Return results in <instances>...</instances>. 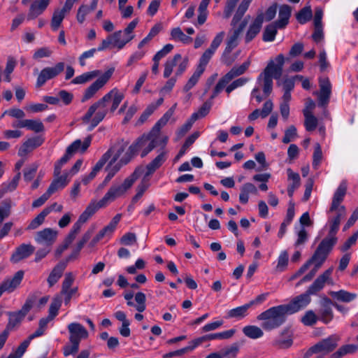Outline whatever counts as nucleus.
I'll return each mask as SVG.
<instances>
[{
    "label": "nucleus",
    "mask_w": 358,
    "mask_h": 358,
    "mask_svg": "<svg viewBox=\"0 0 358 358\" xmlns=\"http://www.w3.org/2000/svg\"><path fill=\"white\" fill-rule=\"evenodd\" d=\"M305 117L304 126L308 131H314L318 124L317 118L313 115H303Z\"/></svg>",
    "instance_id": "obj_63"
},
{
    "label": "nucleus",
    "mask_w": 358,
    "mask_h": 358,
    "mask_svg": "<svg viewBox=\"0 0 358 358\" xmlns=\"http://www.w3.org/2000/svg\"><path fill=\"white\" fill-rule=\"evenodd\" d=\"M235 332V329H231L222 332L206 334L203 336L205 341L212 340H225L232 337Z\"/></svg>",
    "instance_id": "obj_46"
},
{
    "label": "nucleus",
    "mask_w": 358,
    "mask_h": 358,
    "mask_svg": "<svg viewBox=\"0 0 358 358\" xmlns=\"http://www.w3.org/2000/svg\"><path fill=\"white\" fill-rule=\"evenodd\" d=\"M96 212L94 210L92 207L88 204L85 210L80 215L78 221L73 224L71 231L78 234L81 229L82 225L86 222Z\"/></svg>",
    "instance_id": "obj_37"
},
{
    "label": "nucleus",
    "mask_w": 358,
    "mask_h": 358,
    "mask_svg": "<svg viewBox=\"0 0 358 358\" xmlns=\"http://www.w3.org/2000/svg\"><path fill=\"white\" fill-rule=\"evenodd\" d=\"M35 251V247L30 243H22L15 248L10 257V262L16 264L30 257Z\"/></svg>",
    "instance_id": "obj_22"
},
{
    "label": "nucleus",
    "mask_w": 358,
    "mask_h": 358,
    "mask_svg": "<svg viewBox=\"0 0 358 358\" xmlns=\"http://www.w3.org/2000/svg\"><path fill=\"white\" fill-rule=\"evenodd\" d=\"M166 152H162L146 166L145 177H148L158 169L166 160Z\"/></svg>",
    "instance_id": "obj_36"
},
{
    "label": "nucleus",
    "mask_w": 358,
    "mask_h": 358,
    "mask_svg": "<svg viewBox=\"0 0 358 358\" xmlns=\"http://www.w3.org/2000/svg\"><path fill=\"white\" fill-rule=\"evenodd\" d=\"M133 39H128L124 31L119 30L114 33L109 34L103 39L99 45V50H105L113 48H117L120 50L124 48L126 44L129 43Z\"/></svg>",
    "instance_id": "obj_10"
},
{
    "label": "nucleus",
    "mask_w": 358,
    "mask_h": 358,
    "mask_svg": "<svg viewBox=\"0 0 358 358\" xmlns=\"http://www.w3.org/2000/svg\"><path fill=\"white\" fill-rule=\"evenodd\" d=\"M66 267V263L61 262L58 263L51 271L47 281L50 287L55 285L62 277L64 271Z\"/></svg>",
    "instance_id": "obj_35"
},
{
    "label": "nucleus",
    "mask_w": 358,
    "mask_h": 358,
    "mask_svg": "<svg viewBox=\"0 0 358 358\" xmlns=\"http://www.w3.org/2000/svg\"><path fill=\"white\" fill-rule=\"evenodd\" d=\"M62 306V299L60 297H55L53 299L52 301L50 303L49 310H48V315L53 320L58 315L59 310Z\"/></svg>",
    "instance_id": "obj_60"
},
{
    "label": "nucleus",
    "mask_w": 358,
    "mask_h": 358,
    "mask_svg": "<svg viewBox=\"0 0 358 358\" xmlns=\"http://www.w3.org/2000/svg\"><path fill=\"white\" fill-rule=\"evenodd\" d=\"M284 64L285 57L283 55L280 54L275 58V63L271 61L261 74L271 77V78L279 79L282 76Z\"/></svg>",
    "instance_id": "obj_20"
},
{
    "label": "nucleus",
    "mask_w": 358,
    "mask_h": 358,
    "mask_svg": "<svg viewBox=\"0 0 358 358\" xmlns=\"http://www.w3.org/2000/svg\"><path fill=\"white\" fill-rule=\"evenodd\" d=\"M20 178L21 173L18 172L10 181L3 183L0 187V197L7 192L14 191L17 187Z\"/></svg>",
    "instance_id": "obj_42"
},
{
    "label": "nucleus",
    "mask_w": 358,
    "mask_h": 358,
    "mask_svg": "<svg viewBox=\"0 0 358 358\" xmlns=\"http://www.w3.org/2000/svg\"><path fill=\"white\" fill-rule=\"evenodd\" d=\"M69 173L64 172L62 175H55L54 173V180L48 188V191L52 194L59 189H64L69 182Z\"/></svg>",
    "instance_id": "obj_30"
},
{
    "label": "nucleus",
    "mask_w": 358,
    "mask_h": 358,
    "mask_svg": "<svg viewBox=\"0 0 358 358\" xmlns=\"http://www.w3.org/2000/svg\"><path fill=\"white\" fill-rule=\"evenodd\" d=\"M50 0H35L30 6L27 20H34L41 15L47 8Z\"/></svg>",
    "instance_id": "obj_31"
},
{
    "label": "nucleus",
    "mask_w": 358,
    "mask_h": 358,
    "mask_svg": "<svg viewBox=\"0 0 358 358\" xmlns=\"http://www.w3.org/2000/svg\"><path fill=\"white\" fill-rule=\"evenodd\" d=\"M335 215H330L331 213H328V220L326 226H328L329 229V235L325 238H337L336 237V234L338 232L340 227L341 220L346 215V208L345 207H342L338 211H334Z\"/></svg>",
    "instance_id": "obj_21"
},
{
    "label": "nucleus",
    "mask_w": 358,
    "mask_h": 358,
    "mask_svg": "<svg viewBox=\"0 0 358 358\" xmlns=\"http://www.w3.org/2000/svg\"><path fill=\"white\" fill-rule=\"evenodd\" d=\"M210 1V0H201L198 8L197 20L196 21H192V23L195 27L203 25L206 22L208 15V6Z\"/></svg>",
    "instance_id": "obj_38"
},
{
    "label": "nucleus",
    "mask_w": 358,
    "mask_h": 358,
    "mask_svg": "<svg viewBox=\"0 0 358 358\" xmlns=\"http://www.w3.org/2000/svg\"><path fill=\"white\" fill-rule=\"evenodd\" d=\"M199 137L198 133H194L189 136L185 141L178 155L175 157V161L178 160L182 157L187 152V149L194 143L196 138Z\"/></svg>",
    "instance_id": "obj_49"
},
{
    "label": "nucleus",
    "mask_w": 358,
    "mask_h": 358,
    "mask_svg": "<svg viewBox=\"0 0 358 358\" xmlns=\"http://www.w3.org/2000/svg\"><path fill=\"white\" fill-rule=\"evenodd\" d=\"M277 29H278V27L275 22L267 25L263 32L262 40L264 42L273 41L278 33Z\"/></svg>",
    "instance_id": "obj_47"
},
{
    "label": "nucleus",
    "mask_w": 358,
    "mask_h": 358,
    "mask_svg": "<svg viewBox=\"0 0 358 358\" xmlns=\"http://www.w3.org/2000/svg\"><path fill=\"white\" fill-rule=\"evenodd\" d=\"M250 308V304L247 303L243 306L231 309L227 313V317L236 318L238 320L242 319L248 315V310Z\"/></svg>",
    "instance_id": "obj_43"
},
{
    "label": "nucleus",
    "mask_w": 358,
    "mask_h": 358,
    "mask_svg": "<svg viewBox=\"0 0 358 358\" xmlns=\"http://www.w3.org/2000/svg\"><path fill=\"white\" fill-rule=\"evenodd\" d=\"M339 341L340 336L338 335L332 334L312 346L308 353L328 354L337 347Z\"/></svg>",
    "instance_id": "obj_13"
},
{
    "label": "nucleus",
    "mask_w": 358,
    "mask_h": 358,
    "mask_svg": "<svg viewBox=\"0 0 358 358\" xmlns=\"http://www.w3.org/2000/svg\"><path fill=\"white\" fill-rule=\"evenodd\" d=\"M348 189V182L346 180H343L337 189H336L332 201L330 206L328 213H333L334 211L340 212V210L342 207H345L343 205H341L343 201L345 196L347 192Z\"/></svg>",
    "instance_id": "obj_19"
},
{
    "label": "nucleus",
    "mask_w": 358,
    "mask_h": 358,
    "mask_svg": "<svg viewBox=\"0 0 358 358\" xmlns=\"http://www.w3.org/2000/svg\"><path fill=\"white\" fill-rule=\"evenodd\" d=\"M249 6H250V4L245 3L243 1H241V3L239 4V6L236 10V12L232 19V21H231L232 26H235L236 24L238 23V21L241 20V19L242 18L243 15L245 13V12L248 9Z\"/></svg>",
    "instance_id": "obj_57"
},
{
    "label": "nucleus",
    "mask_w": 358,
    "mask_h": 358,
    "mask_svg": "<svg viewBox=\"0 0 358 358\" xmlns=\"http://www.w3.org/2000/svg\"><path fill=\"white\" fill-rule=\"evenodd\" d=\"M291 13L292 8L289 6L283 4L280 6L278 20L275 22L278 29H283L287 25Z\"/></svg>",
    "instance_id": "obj_34"
},
{
    "label": "nucleus",
    "mask_w": 358,
    "mask_h": 358,
    "mask_svg": "<svg viewBox=\"0 0 358 358\" xmlns=\"http://www.w3.org/2000/svg\"><path fill=\"white\" fill-rule=\"evenodd\" d=\"M170 39L176 42H180L183 44H190L193 39L192 37L187 36L180 27L171 29L170 32Z\"/></svg>",
    "instance_id": "obj_40"
},
{
    "label": "nucleus",
    "mask_w": 358,
    "mask_h": 358,
    "mask_svg": "<svg viewBox=\"0 0 358 358\" xmlns=\"http://www.w3.org/2000/svg\"><path fill=\"white\" fill-rule=\"evenodd\" d=\"M133 297L134 294L132 292H129L124 294V298L127 301V306L134 307L138 312H143L146 309L145 294L141 292H137L134 296L136 303L132 301Z\"/></svg>",
    "instance_id": "obj_23"
},
{
    "label": "nucleus",
    "mask_w": 358,
    "mask_h": 358,
    "mask_svg": "<svg viewBox=\"0 0 358 358\" xmlns=\"http://www.w3.org/2000/svg\"><path fill=\"white\" fill-rule=\"evenodd\" d=\"M131 159V155L127 151L118 162H113V160L110 159L106 168L107 175L103 181V185H106L120 169L127 164Z\"/></svg>",
    "instance_id": "obj_16"
},
{
    "label": "nucleus",
    "mask_w": 358,
    "mask_h": 358,
    "mask_svg": "<svg viewBox=\"0 0 358 358\" xmlns=\"http://www.w3.org/2000/svg\"><path fill=\"white\" fill-rule=\"evenodd\" d=\"M115 69L110 68L104 72L98 79L92 83L85 91L82 101L85 102L91 99L100 89H101L110 80L114 73Z\"/></svg>",
    "instance_id": "obj_12"
},
{
    "label": "nucleus",
    "mask_w": 358,
    "mask_h": 358,
    "mask_svg": "<svg viewBox=\"0 0 358 358\" xmlns=\"http://www.w3.org/2000/svg\"><path fill=\"white\" fill-rule=\"evenodd\" d=\"M189 63L187 56L182 57L181 54H175L164 64V78H168L172 73L176 77H180L187 69Z\"/></svg>",
    "instance_id": "obj_6"
},
{
    "label": "nucleus",
    "mask_w": 358,
    "mask_h": 358,
    "mask_svg": "<svg viewBox=\"0 0 358 358\" xmlns=\"http://www.w3.org/2000/svg\"><path fill=\"white\" fill-rule=\"evenodd\" d=\"M44 142L41 136H34L28 138L22 143L18 150V155L21 157H26L29 152H32L36 148L41 146Z\"/></svg>",
    "instance_id": "obj_24"
},
{
    "label": "nucleus",
    "mask_w": 358,
    "mask_h": 358,
    "mask_svg": "<svg viewBox=\"0 0 358 358\" xmlns=\"http://www.w3.org/2000/svg\"><path fill=\"white\" fill-rule=\"evenodd\" d=\"M333 318L334 313L331 307L329 306L322 307L320 311L319 320L324 324H328L333 320Z\"/></svg>",
    "instance_id": "obj_58"
},
{
    "label": "nucleus",
    "mask_w": 358,
    "mask_h": 358,
    "mask_svg": "<svg viewBox=\"0 0 358 358\" xmlns=\"http://www.w3.org/2000/svg\"><path fill=\"white\" fill-rule=\"evenodd\" d=\"M127 147V143L120 141L112 145L100 158V161L105 165L110 159L113 162H118Z\"/></svg>",
    "instance_id": "obj_18"
},
{
    "label": "nucleus",
    "mask_w": 358,
    "mask_h": 358,
    "mask_svg": "<svg viewBox=\"0 0 358 358\" xmlns=\"http://www.w3.org/2000/svg\"><path fill=\"white\" fill-rule=\"evenodd\" d=\"M67 329L69 333L70 343L63 347V354L65 357L76 354L79 350L81 340L86 339L89 336L87 329L78 322L69 324Z\"/></svg>",
    "instance_id": "obj_5"
},
{
    "label": "nucleus",
    "mask_w": 358,
    "mask_h": 358,
    "mask_svg": "<svg viewBox=\"0 0 358 358\" xmlns=\"http://www.w3.org/2000/svg\"><path fill=\"white\" fill-rule=\"evenodd\" d=\"M310 294L306 292L294 297L289 303L283 306L288 315H292L304 309L311 301Z\"/></svg>",
    "instance_id": "obj_17"
},
{
    "label": "nucleus",
    "mask_w": 358,
    "mask_h": 358,
    "mask_svg": "<svg viewBox=\"0 0 358 358\" xmlns=\"http://www.w3.org/2000/svg\"><path fill=\"white\" fill-rule=\"evenodd\" d=\"M288 315L283 305L271 307L260 313L257 319L262 321V327L266 331H271L280 327Z\"/></svg>",
    "instance_id": "obj_4"
},
{
    "label": "nucleus",
    "mask_w": 358,
    "mask_h": 358,
    "mask_svg": "<svg viewBox=\"0 0 358 358\" xmlns=\"http://www.w3.org/2000/svg\"><path fill=\"white\" fill-rule=\"evenodd\" d=\"M319 87V92L315 93L317 95L318 106L320 107L327 108L330 101L332 90V86L329 78H320Z\"/></svg>",
    "instance_id": "obj_15"
},
{
    "label": "nucleus",
    "mask_w": 358,
    "mask_h": 358,
    "mask_svg": "<svg viewBox=\"0 0 358 358\" xmlns=\"http://www.w3.org/2000/svg\"><path fill=\"white\" fill-rule=\"evenodd\" d=\"M318 319L315 313L310 310L305 313L304 315L301 319V322L305 326H313L316 324Z\"/></svg>",
    "instance_id": "obj_64"
},
{
    "label": "nucleus",
    "mask_w": 358,
    "mask_h": 358,
    "mask_svg": "<svg viewBox=\"0 0 358 358\" xmlns=\"http://www.w3.org/2000/svg\"><path fill=\"white\" fill-rule=\"evenodd\" d=\"M239 31H236L234 30V32L232 33V34L229 37L227 41V45H226V47H225V49L224 50V52H223V55H222V60L223 62H224L225 64H229L230 62H227L226 60H225V57L227 55H229L230 52L238 45V38H239V36H240V33L238 32Z\"/></svg>",
    "instance_id": "obj_39"
},
{
    "label": "nucleus",
    "mask_w": 358,
    "mask_h": 358,
    "mask_svg": "<svg viewBox=\"0 0 358 358\" xmlns=\"http://www.w3.org/2000/svg\"><path fill=\"white\" fill-rule=\"evenodd\" d=\"M313 16V12L310 6H306L300 10L296 15L297 21L301 24H306Z\"/></svg>",
    "instance_id": "obj_48"
},
{
    "label": "nucleus",
    "mask_w": 358,
    "mask_h": 358,
    "mask_svg": "<svg viewBox=\"0 0 358 358\" xmlns=\"http://www.w3.org/2000/svg\"><path fill=\"white\" fill-rule=\"evenodd\" d=\"M249 6H250V4L245 3L243 1H241V3L239 4V6L236 10V12L232 19V21H231L232 26H235L236 24L238 23V21L241 20V19L242 18L243 15L245 13V12L248 9Z\"/></svg>",
    "instance_id": "obj_56"
},
{
    "label": "nucleus",
    "mask_w": 358,
    "mask_h": 358,
    "mask_svg": "<svg viewBox=\"0 0 358 358\" xmlns=\"http://www.w3.org/2000/svg\"><path fill=\"white\" fill-rule=\"evenodd\" d=\"M92 141V136H88L82 142L81 140L77 139L69 145L65 154L55 164L54 168V173L57 176L61 174V171L63 166L68 162L72 156L78 151L84 152L90 145Z\"/></svg>",
    "instance_id": "obj_7"
},
{
    "label": "nucleus",
    "mask_w": 358,
    "mask_h": 358,
    "mask_svg": "<svg viewBox=\"0 0 358 358\" xmlns=\"http://www.w3.org/2000/svg\"><path fill=\"white\" fill-rule=\"evenodd\" d=\"M287 194L289 197H292L294 191L297 189L301 185V178L298 173L294 172L292 169H287Z\"/></svg>",
    "instance_id": "obj_32"
},
{
    "label": "nucleus",
    "mask_w": 358,
    "mask_h": 358,
    "mask_svg": "<svg viewBox=\"0 0 358 358\" xmlns=\"http://www.w3.org/2000/svg\"><path fill=\"white\" fill-rule=\"evenodd\" d=\"M100 73L101 71L99 70H94L92 71L85 72L74 78L71 80V83L74 85H81L86 83L99 76Z\"/></svg>",
    "instance_id": "obj_41"
},
{
    "label": "nucleus",
    "mask_w": 358,
    "mask_h": 358,
    "mask_svg": "<svg viewBox=\"0 0 358 358\" xmlns=\"http://www.w3.org/2000/svg\"><path fill=\"white\" fill-rule=\"evenodd\" d=\"M333 272V268H329L326 270L322 274L320 275L313 283L306 290L310 295L316 294L318 292L322 290L324 287L325 283L330 280L331 275Z\"/></svg>",
    "instance_id": "obj_25"
},
{
    "label": "nucleus",
    "mask_w": 358,
    "mask_h": 358,
    "mask_svg": "<svg viewBox=\"0 0 358 358\" xmlns=\"http://www.w3.org/2000/svg\"><path fill=\"white\" fill-rule=\"evenodd\" d=\"M329 295L335 301L343 303H350L355 300L357 295L355 293L348 292L345 289L338 291H329Z\"/></svg>",
    "instance_id": "obj_33"
},
{
    "label": "nucleus",
    "mask_w": 358,
    "mask_h": 358,
    "mask_svg": "<svg viewBox=\"0 0 358 358\" xmlns=\"http://www.w3.org/2000/svg\"><path fill=\"white\" fill-rule=\"evenodd\" d=\"M103 166L104 164L99 160L92 168V171L88 175H85L82 177V182L85 185L89 184L96 177L98 172L103 167Z\"/></svg>",
    "instance_id": "obj_50"
},
{
    "label": "nucleus",
    "mask_w": 358,
    "mask_h": 358,
    "mask_svg": "<svg viewBox=\"0 0 358 358\" xmlns=\"http://www.w3.org/2000/svg\"><path fill=\"white\" fill-rule=\"evenodd\" d=\"M264 22V14L259 13L255 19L250 24L245 36V41L246 43L252 41L260 32L262 24Z\"/></svg>",
    "instance_id": "obj_26"
},
{
    "label": "nucleus",
    "mask_w": 358,
    "mask_h": 358,
    "mask_svg": "<svg viewBox=\"0 0 358 358\" xmlns=\"http://www.w3.org/2000/svg\"><path fill=\"white\" fill-rule=\"evenodd\" d=\"M203 71H201L199 69H196L194 73L192 75V76L189 78L188 81L184 86L183 90L185 92H187L189 91L199 81L201 76L203 74Z\"/></svg>",
    "instance_id": "obj_55"
},
{
    "label": "nucleus",
    "mask_w": 358,
    "mask_h": 358,
    "mask_svg": "<svg viewBox=\"0 0 358 358\" xmlns=\"http://www.w3.org/2000/svg\"><path fill=\"white\" fill-rule=\"evenodd\" d=\"M244 335L252 339H257L263 336L262 329L255 325H248L243 328Z\"/></svg>",
    "instance_id": "obj_44"
},
{
    "label": "nucleus",
    "mask_w": 358,
    "mask_h": 358,
    "mask_svg": "<svg viewBox=\"0 0 358 358\" xmlns=\"http://www.w3.org/2000/svg\"><path fill=\"white\" fill-rule=\"evenodd\" d=\"M212 103L209 101L205 102L198 110V111L192 114V120H197L207 115L211 108Z\"/></svg>",
    "instance_id": "obj_59"
},
{
    "label": "nucleus",
    "mask_w": 358,
    "mask_h": 358,
    "mask_svg": "<svg viewBox=\"0 0 358 358\" xmlns=\"http://www.w3.org/2000/svg\"><path fill=\"white\" fill-rule=\"evenodd\" d=\"M24 275V271H17L12 278H6L1 283V286L8 293L14 292L22 282Z\"/></svg>",
    "instance_id": "obj_27"
},
{
    "label": "nucleus",
    "mask_w": 358,
    "mask_h": 358,
    "mask_svg": "<svg viewBox=\"0 0 358 358\" xmlns=\"http://www.w3.org/2000/svg\"><path fill=\"white\" fill-rule=\"evenodd\" d=\"M65 15L66 14L64 13V11H61L59 9L54 11L51 20V27L53 31H57L60 27Z\"/></svg>",
    "instance_id": "obj_54"
},
{
    "label": "nucleus",
    "mask_w": 358,
    "mask_h": 358,
    "mask_svg": "<svg viewBox=\"0 0 358 358\" xmlns=\"http://www.w3.org/2000/svg\"><path fill=\"white\" fill-rule=\"evenodd\" d=\"M358 350V345L355 344H348L342 345L337 351L331 355V358H341L348 354H353Z\"/></svg>",
    "instance_id": "obj_45"
},
{
    "label": "nucleus",
    "mask_w": 358,
    "mask_h": 358,
    "mask_svg": "<svg viewBox=\"0 0 358 358\" xmlns=\"http://www.w3.org/2000/svg\"><path fill=\"white\" fill-rule=\"evenodd\" d=\"M250 65V60L248 59L238 66L233 67L227 74H225L215 85L210 99H215L224 88L225 86L235 77L243 74Z\"/></svg>",
    "instance_id": "obj_8"
},
{
    "label": "nucleus",
    "mask_w": 358,
    "mask_h": 358,
    "mask_svg": "<svg viewBox=\"0 0 358 358\" xmlns=\"http://www.w3.org/2000/svg\"><path fill=\"white\" fill-rule=\"evenodd\" d=\"M289 262V254L287 250H282L280 252L276 265V271L282 272L286 270Z\"/></svg>",
    "instance_id": "obj_51"
},
{
    "label": "nucleus",
    "mask_w": 358,
    "mask_h": 358,
    "mask_svg": "<svg viewBox=\"0 0 358 358\" xmlns=\"http://www.w3.org/2000/svg\"><path fill=\"white\" fill-rule=\"evenodd\" d=\"M39 164L38 162H34L30 164L24 170V180L27 182L31 181L38 169Z\"/></svg>",
    "instance_id": "obj_62"
},
{
    "label": "nucleus",
    "mask_w": 358,
    "mask_h": 358,
    "mask_svg": "<svg viewBox=\"0 0 358 358\" xmlns=\"http://www.w3.org/2000/svg\"><path fill=\"white\" fill-rule=\"evenodd\" d=\"M124 95L117 88H113L101 99L92 104L82 117L85 124H90L88 130L92 131L105 117L108 111L113 113L124 99Z\"/></svg>",
    "instance_id": "obj_1"
},
{
    "label": "nucleus",
    "mask_w": 358,
    "mask_h": 358,
    "mask_svg": "<svg viewBox=\"0 0 358 358\" xmlns=\"http://www.w3.org/2000/svg\"><path fill=\"white\" fill-rule=\"evenodd\" d=\"M57 231L51 229L45 228L37 232L35 241L39 244L51 245L56 241Z\"/></svg>",
    "instance_id": "obj_28"
},
{
    "label": "nucleus",
    "mask_w": 358,
    "mask_h": 358,
    "mask_svg": "<svg viewBox=\"0 0 358 358\" xmlns=\"http://www.w3.org/2000/svg\"><path fill=\"white\" fill-rule=\"evenodd\" d=\"M122 217V214L118 213L115 216L113 217L110 223L106 225L103 229H102L93 238V242L94 243L99 242L105 236L110 237L113 234L117 224L120 221Z\"/></svg>",
    "instance_id": "obj_29"
},
{
    "label": "nucleus",
    "mask_w": 358,
    "mask_h": 358,
    "mask_svg": "<svg viewBox=\"0 0 358 358\" xmlns=\"http://www.w3.org/2000/svg\"><path fill=\"white\" fill-rule=\"evenodd\" d=\"M34 303V299L33 298L29 297L20 310L15 312H8L7 315H8V322L5 330H8V332L9 333L10 331L20 325L27 314L33 307Z\"/></svg>",
    "instance_id": "obj_11"
},
{
    "label": "nucleus",
    "mask_w": 358,
    "mask_h": 358,
    "mask_svg": "<svg viewBox=\"0 0 358 358\" xmlns=\"http://www.w3.org/2000/svg\"><path fill=\"white\" fill-rule=\"evenodd\" d=\"M337 238H324L318 245L316 250L310 259L316 268H320L327 259L329 254L336 245Z\"/></svg>",
    "instance_id": "obj_9"
},
{
    "label": "nucleus",
    "mask_w": 358,
    "mask_h": 358,
    "mask_svg": "<svg viewBox=\"0 0 358 358\" xmlns=\"http://www.w3.org/2000/svg\"><path fill=\"white\" fill-rule=\"evenodd\" d=\"M214 54V51L208 48L206 49L199 58V64L196 68L204 72L207 64H208Z\"/></svg>",
    "instance_id": "obj_52"
},
{
    "label": "nucleus",
    "mask_w": 358,
    "mask_h": 358,
    "mask_svg": "<svg viewBox=\"0 0 358 358\" xmlns=\"http://www.w3.org/2000/svg\"><path fill=\"white\" fill-rule=\"evenodd\" d=\"M258 80L263 81V92L264 94L267 96H268L273 90V78L267 76H262L260 74L258 77Z\"/></svg>",
    "instance_id": "obj_61"
},
{
    "label": "nucleus",
    "mask_w": 358,
    "mask_h": 358,
    "mask_svg": "<svg viewBox=\"0 0 358 358\" xmlns=\"http://www.w3.org/2000/svg\"><path fill=\"white\" fill-rule=\"evenodd\" d=\"M65 68L64 62H58L54 66H48L43 69L39 73L36 87H41L45 85V83L59 75Z\"/></svg>",
    "instance_id": "obj_14"
},
{
    "label": "nucleus",
    "mask_w": 358,
    "mask_h": 358,
    "mask_svg": "<svg viewBox=\"0 0 358 358\" xmlns=\"http://www.w3.org/2000/svg\"><path fill=\"white\" fill-rule=\"evenodd\" d=\"M176 106L177 103L173 104L155 123L148 134H143L129 147L127 151L131 158L140 150H141V157H144L157 146V139L160 130L173 116Z\"/></svg>",
    "instance_id": "obj_2"
},
{
    "label": "nucleus",
    "mask_w": 358,
    "mask_h": 358,
    "mask_svg": "<svg viewBox=\"0 0 358 358\" xmlns=\"http://www.w3.org/2000/svg\"><path fill=\"white\" fill-rule=\"evenodd\" d=\"M140 176V169H136L132 174L124 179L121 185L113 184L99 201L93 199L89 205L96 212L99 209L106 208L117 198L123 196L129 189Z\"/></svg>",
    "instance_id": "obj_3"
},
{
    "label": "nucleus",
    "mask_w": 358,
    "mask_h": 358,
    "mask_svg": "<svg viewBox=\"0 0 358 358\" xmlns=\"http://www.w3.org/2000/svg\"><path fill=\"white\" fill-rule=\"evenodd\" d=\"M48 215V210L43 209L34 220H31L27 229L32 230L38 228L43 223L45 218Z\"/></svg>",
    "instance_id": "obj_53"
}]
</instances>
